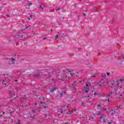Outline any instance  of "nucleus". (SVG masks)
<instances>
[{"mask_svg":"<svg viewBox=\"0 0 124 124\" xmlns=\"http://www.w3.org/2000/svg\"><path fill=\"white\" fill-rule=\"evenodd\" d=\"M15 92H18V90L15 89L14 90L13 89V90L10 92L9 96L11 100H13V99H15L17 97V96L15 94Z\"/></svg>","mask_w":124,"mask_h":124,"instance_id":"1","label":"nucleus"},{"mask_svg":"<svg viewBox=\"0 0 124 124\" xmlns=\"http://www.w3.org/2000/svg\"><path fill=\"white\" fill-rule=\"evenodd\" d=\"M72 90L73 91V93H75L77 91V88H76V85L72 84L71 86Z\"/></svg>","mask_w":124,"mask_h":124,"instance_id":"2","label":"nucleus"},{"mask_svg":"<svg viewBox=\"0 0 124 124\" xmlns=\"http://www.w3.org/2000/svg\"><path fill=\"white\" fill-rule=\"evenodd\" d=\"M119 81H120L121 82H124V78L120 79L119 80H116V81H115V80H113V82L115 83V85H117V86H119L120 85V83L119 82Z\"/></svg>","mask_w":124,"mask_h":124,"instance_id":"3","label":"nucleus"},{"mask_svg":"<svg viewBox=\"0 0 124 124\" xmlns=\"http://www.w3.org/2000/svg\"><path fill=\"white\" fill-rule=\"evenodd\" d=\"M2 75L4 76V77H5V80H3V84L5 85V86H6V83L4 82H5V81H6V79H7V77H8V76L9 75L8 74H3Z\"/></svg>","mask_w":124,"mask_h":124,"instance_id":"4","label":"nucleus"},{"mask_svg":"<svg viewBox=\"0 0 124 124\" xmlns=\"http://www.w3.org/2000/svg\"><path fill=\"white\" fill-rule=\"evenodd\" d=\"M40 70H38L36 72V73L35 74L34 76L36 79H38L39 76H40Z\"/></svg>","mask_w":124,"mask_h":124,"instance_id":"5","label":"nucleus"},{"mask_svg":"<svg viewBox=\"0 0 124 124\" xmlns=\"http://www.w3.org/2000/svg\"><path fill=\"white\" fill-rule=\"evenodd\" d=\"M100 118V119H102L103 120L104 123H105V122H106V120H108V118H107V116H105L104 114H103L102 116H101Z\"/></svg>","mask_w":124,"mask_h":124,"instance_id":"6","label":"nucleus"},{"mask_svg":"<svg viewBox=\"0 0 124 124\" xmlns=\"http://www.w3.org/2000/svg\"><path fill=\"white\" fill-rule=\"evenodd\" d=\"M44 76H45V77H47V78L48 77H51V76H50V74H49V72H47V71H45L44 72Z\"/></svg>","mask_w":124,"mask_h":124,"instance_id":"7","label":"nucleus"},{"mask_svg":"<svg viewBox=\"0 0 124 124\" xmlns=\"http://www.w3.org/2000/svg\"><path fill=\"white\" fill-rule=\"evenodd\" d=\"M57 90H58V88H57V87H53L50 90V93H53L54 92H55V91H57Z\"/></svg>","mask_w":124,"mask_h":124,"instance_id":"8","label":"nucleus"},{"mask_svg":"<svg viewBox=\"0 0 124 124\" xmlns=\"http://www.w3.org/2000/svg\"><path fill=\"white\" fill-rule=\"evenodd\" d=\"M10 118L7 117H4V122H10Z\"/></svg>","mask_w":124,"mask_h":124,"instance_id":"9","label":"nucleus"},{"mask_svg":"<svg viewBox=\"0 0 124 124\" xmlns=\"http://www.w3.org/2000/svg\"><path fill=\"white\" fill-rule=\"evenodd\" d=\"M29 114L31 115L30 118H31L32 119H34V118H35V115L34 114H31V111H29Z\"/></svg>","mask_w":124,"mask_h":124,"instance_id":"10","label":"nucleus"},{"mask_svg":"<svg viewBox=\"0 0 124 124\" xmlns=\"http://www.w3.org/2000/svg\"><path fill=\"white\" fill-rule=\"evenodd\" d=\"M62 109H61V110H58V115H60V114H62Z\"/></svg>","mask_w":124,"mask_h":124,"instance_id":"11","label":"nucleus"},{"mask_svg":"<svg viewBox=\"0 0 124 124\" xmlns=\"http://www.w3.org/2000/svg\"><path fill=\"white\" fill-rule=\"evenodd\" d=\"M59 36H61V34H60L59 32H58V35L56 36L55 39H57L59 38Z\"/></svg>","mask_w":124,"mask_h":124,"instance_id":"12","label":"nucleus"},{"mask_svg":"<svg viewBox=\"0 0 124 124\" xmlns=\"http://www.w3.org/2000/svg\"><path fill=\"white\" fill-rule=\"evenodd\" d=\"M81 106H83V107H86V106H87L85 104V103H84V102H81Z\"/></svg>","mask_w":124,"mask_h":124,"instance_id":"13","label":"nucleus"},{"mask_svg":"<svg viewBox=\"0 0 124 124\" xmlns=\"http://www.w3.org/2000/svg\"><path fill=\"white\" fill-rule=\"evenodd\" d=\"M121 107L119 106V107L117 108V110L118 111V112H120V110H121Z\"/></svg>","mask_w":124,"mask_h":124,"instance_id":"14","label":"nucleus"},{"mask_svg":"<svg viewBox=\"0 0 124 124\" xmlns=\"http://www.w3.org/2000/svg\"><path fill=\"white\" fill-rule=\"evenodd\" d=\"M8 64H15V62L13 61L12 63H10L9 62H8Z\"/></svg>","mask_w":124,"mask_h":124,"instance_id":"15","label":"nucleus"},{"mask_svg":"<svg viewBox=\"0 0 124 124\" xmlns=\"http://www.w3.org/2000/svg\"><path fill=\"white\" fill-rule=\"evenodd\" d=\"M101 101H102V102H106L107 99H101Z\"/></svg>","mask_w":124,"mask_h":124,"instance_id":"16","label":"nucleus"},{"mask_svg":"<svg viewBox=\"0 0 124 124\" xmlns=\"http://www.w3.org/2000/svg\"><path fill=\"white\" fill-rule=\"evenodd\" d=\"M112 112H116V109L115 108H111Z\"/></svg>","mask_w":124,"mask_h":124,"instance_id":"17","label":"nucleus"},{"mask_svg":"<svg viewBox=\"0 0 124 124\" xmlns=\"http://www.w3.org/2000/svg\"><path fill=\"white\" fill-rule=\"evenodd\" d=\"M39 8H40L41 9H42V10H43V9H44V8H43V7H42V5H39Z\"/></svg>","mask_w":124,"mask_h":124,"instance_id":"18","label":"nucleus"},{"mask_svg":"<svg viewBox=\"0 0 124 124\" xmlns=\"http://www.w3.org/2000/svg\"><path fill=\"white\" fill-rule=\"evenodd\" d=\"M66 114H69L70 115H71L72 113L71 111H68V112H66Z\"/></svg>","mask_w":124,"mask_h":124,"instance_id":"19","label":"nucleus"},{"mask_svg":"<svg viewBox=\"0 0 124 124\" xmlns=\"http://www.w3.org/2000/svg\"><path fill=\"white\" fill-rule=\"evenodd\" d=\"M17 37H18V38H22L23 35H19Z\"/></svg>","mask_w":124,"mask_h":124,"instance_id":"20","label":"nucleus"},{"mask_svg":"<svg viewBox=\"0 0 124 124\" xmlns=\"http://www.w3.org/2000/svg\"><path fill=\"white\" fill-rule=\"evenodd\" d=\"M13 113H14V111L10 110V115H12V114H13Z\"/></svg>","mask_w":124,"mask_h":124,"instance_id":"21","label":"nucleus"},{"mask_svg":"<svg viewBox=\"0 0 124 124\" xmlns=\"http://www.w3.org/2000/svg\"><path fill=\"white\" fill-rule=\"evenodd\" d=\"M114 114H116V111H112L111 115H114Z\"/></svg>","mask_w":124,"mask_h":124,"instance_id":"22","label":"nucleus"},{"mask_svg":"<svg viewBox=\"0 0 124 124\" xmlns=\"http://www.w3.org/2000/svg\"><path fill=\"white\" fill-rule=\"evenodd\" d=\"M31 5H32V3H30L28 4V6H31Z\"/></svg>","mask_w":124,"mask_h":124,"instance_id":"23","label":"nucleus"},{"mask_svg":"<svg viewBox=\"0 0 124 124\" xmlns=\"http://www.w3.org/2000/svg\"><path fill=\"white\" fill-rule=\"evenodd\" d=\"M100 83H101V82H98V83H97V85H98V86H100V87H101V84H100Z\"/></svg>","mask_w":124,"mask_h":124,"instance_id":"24","label":"nucleus"},{"mask_svg":"<svg viewBox=\"0 0 124 124\" xmlns=\"http://www.w3.org/2000/svg\"><path fill=\"white\" fill-rule=\"evenodd\" d=\"M101 105H102V104H98L97 107H101Z\"/></svg>","mask_w":124,"mask_h":124,"instance_id":"25","label":"nucleus"},{"mask_svg":"<svg viewBox=\"0 0 124 124\" xmlns=\"http://www.w3.org/2000/svg\"><path fill=\"white\" fill-rule=\"evenodd\" d=\"M63 95V93H60V96H61V97H62Z\"/></svg>","mask_w":124,"mask_h":124,"instance_id":"26","label":"nucleus"},{"mask_svg":"<svg viewBox=\"0 0 124 124\" xmlns=\"http://www.w3.org/2000/svg\"><path fill=\"white\" fill-rule=\"evenodd\" d=\"M91 78H95V77H96V76L95 75H93L91 77Z\"/></svg>","mask_w":124,"mask_h":124,"instance_id":"27","label":"nucleus"},{"mask_svg":"<svg viewBox=\"0 0 124 124\" xmlns=\"http://www.w3.org/2000/svg\"><path fill=\"white\" fill-rule=\"evenodd\" d=\"M20 122L21 121L20 120H19L18 122H17L16 124H20Z\"/></svg>","mask_w":124,"mask_h":124,"instance_id":"28","label":"nucleus"},{"mask_svg":"<svg viewBox=\"0 0 124 124\" xmlns=\"http://www.w3.org/2000/svg\"><path fill=\"white\" fill-rule=\"evenodd\" d=\"M11 61H15V59H14V58H13V57H12L11 58Z\"/></svg>","mask_w":124,"mask_h":124,"instance_id":"29","label":"nucleus"},{"mask_svg":"<svg viewBox=\"0 0 124 124\" xmlns=\"http://www.w3.org/2000/svg\"><path fill=\"white\" fill-rule=\"evenodd\" d=\"M121 57H122L123 60H124V54H121Z\"/></svg>","mask_w":124,"mask_h":124,"instance_id":"30","label":"nucleus"},{"mask_svg":"<svg viewBox=\"0 0 124 124\" xmlns=\"http://www.w3.org/2000/svg\"><path fill=\"white\" fill-rule=\"evenodd\" d=\"M113 123V121H111L110 122H108V124H112Z\"/></svg>","mask_w":124,"mask_h":124,"instance_id":"31","label":"nucleus"},{"mask_svg":"<svg viewBox=\"0 0 124 124\" xmlns=\"http://www.w3.org/2000/svg\"><path fill=\"white\" fill-rule=\"evenodd\" d=\"M85 93H89V90H85Z\"/></svg>","mask_w":124,"mask_h":124,"instance_id":"32","label":"nucleus"},{"mask_svg":"<svg viewBox=\"0 0 124 124\" xmlns=\"http://www.w3.org/2000/svg\"><path fill=\"white\" fill-rule=\"evenodd\" d=\"M107 75H108V76H109V75H110V73L109 72L107 73Z\"/></svg>","mask_w":124,"mask_h":124,"instance_id":"33","label":"nucleus"},{"mask_svg":"<svg viewBox=\"0 0 124 124\" xmlns=\"http://www.w3.org/2000/svg\"><path fill=\"white\" fill-rule=\"evenodd\" d=\"M102 109L104 110V111H106V110H107V109L104 108H103Z\"/></svg>","mask_w":124,"mask_h":124,"instance_id":"34","label":"nucleus"},{"mask_svg":"<svg viewBox=\"0 0 124 124\" xmlns=\"http://www.w3.org/2000/svg\"><path fill=\"white\" fill-rule=\"evenodd\" d=\"M18 107H24V105H20L18 106Z\"/></svg>","mask_w":124,"mask_h":124,"instance_id":"35","label":"nucleus"},{"mask_svg":"<svg viewBox=\"0 0 124 124\" xmlns=\"http://www.w3.org/2000/svg\"><path fill=\"white\" fill-rule=\"evenodd\" d=\"M6 17H10V15H6Z\"/></svg>","mask_w":124,"mask_h":124,"instance_id":"36","label":"nucleus"},{"mask_svg":"<svg viewBox=\"0 0 124 124\" xmlns=\"http://www.w3.org/2000/svg\"><path fill=\"white\" fill-rule=\"evenodd\" d=\"M83 16H84L85 17V16H86V14L85 13H83L82 14Z\"/></svg>","mask_w":124,"mask_h":124,"instance_id":"37","label":"nucleus"},{"mask_svg":"<svg viewBox=\"0 0 124 124\" xmlns=\"http://www.w3.org/2000/svg\"><path fill=\"white\" fill-rule=\"evenodd\" d=\"M108 102V103H110V99H107Z\"/></svg>","mask_w":124,"mask_h":124,"instance_id":"38","label":"nucleus"},{"mask_svg":"<svg viewBox=\"0 0 124 124\" xmlns=\"http://www.w3.org/2000/svg\"><path fill=\"white\" fill-rule=\"evenodd\" d=\"M29 28H30V27L29 26H27L25 28V29H29Z\"/></svg>","mask_w":124,"mask_h":124,"instance_id":"39","label":"nucleus"},{"mask_svg":"<svg viewBox=\"0 0 124 124\" xmlns=\"http://www.w3.org/2000/svg\"><path fill=\"white\" fill-rule=\"evenodd\" d=\"M85 86H86V87H89V84H85Z\"/></svg>","mask_w":124,"mask_h":124,"instance_id":"40","label":"nucleus"},{"mask_svg":"<svg viewBox=\"0 0 124 124\" xmlns=\"http://www.w3.org/2000/svg\"><path fill=\"white\" fill-rule=\"evenodd\" d=\"M43 40H45L46 39H47V38H46H46H43Z\"/></svg>","mask_w":124,"mask_h":124,"instance_id":"41","label":"nucleus"},{"mask_svg":"<svg viewBox=\"0 0 124 124\" xmlns=\"http://www.w3.org/2000/svg\"><path fill=\"white\" fill-rule=\"evenodd\" d=\"M61 10V8H59L57 9V11H58V10Z\"/></svg>","mask_w":124,"mask_h":124,"instance_id":"42","label":"nucleus"},{"mask_svg":"<svg viewBox=\"0 0 124 124\" xmlns=\"http://www.w3.org/2000/svg\"><path fill=\"white\" fill-rule=\"evenodd\" d=\"M44 108H48V106H45L44 107Z\"/></svg>","mask_w":124,"mask_h":124,"instance_id":"43","label":"nucleus"},{"mask_svg":"<svg viewBox=\"0 0 124 124\" xmlns=\"http://www.w3.org/2000/svg\"><path fill=\"white\" fill-rule=\"evenodd\" d=\"M2 113L3 114H5V112L4 111H2Z\"/></svg>","mask_w":124,"mask_h":124,"instance_id":"44","label":"nucleus"},{"mask_svg":"<svg viewBox=\"0 0 124 124\" xmlns=\"http://www.w3.org/2000/svg\"><path fill=\"white\" fill-rule=\"evenodd\" d=\"M110 85H112V86H114V83H110Z\"/></svg>","mask_w":124,"mask_h":124,"instance_id":"45","label":"nucleus"},{"mask_svg":"<svg viewBox=\"0 0 124 124\" xmlns=\"http://www.w3.org/2000/svg\"><path fill=\"white\" fill-rule=\"evenodd\" d=\"M94 95H96V92H94Z\"/></svg>","mask_w":124,"mask_h":124,"instance_id":"46","label":"nucleus"},{"mask_svg":"<svg viewBox=\"0 0 124 124\" xmlns=\"http://www.w3.org/2000/svg\"><path fill=\"white\" fill-rule=\"evenodd\" d=\"M15 82H18V80H17V79H15Z\"/></svg>","mask_w":124,"mask_h":124,"instance_id":"47","label":"nucleus"},{"mask_svg":"<svg viewBox=\"0 0 124 124\" xmlns=\"http://www.w3.org/2000/svg\"><path fill=\"white\" fill-rule=\"evenodd\" d=\"M112 93H113V91H111V93L109 94H112Z\"/></svg>","mask_w":124,"mask_h":124,"instance_id":"48","label":"nucleus"},{"mask_svg":"<svg viewBox=\"0 0 124 124\" xmlns=\"http://www.w3.org/2000/svg\"><path fill=\"white\" fill-rule=\"evenodd\" d=\"M65 11H66L65 10H62V12H65Z\"/></svg>","mask_w":124,"mask_h":124,"instance_id":"49","label":"nucleus"},{"mask_svg":"<svg viewBox=\"0 0 124 124\" xmlns=\"http://www.w3.org/2000/svg\"><path fill=\"white\" fill-rule=\"evenodd\" d=\"M65 107L67 108H69V106H66Z\"/></svg>","mask_w":124,"mask_h":124,"instance_id":"50","label":"nucleus"},{"mask_svg":"<svg viewBox=\"0 0 124 124\" xmlns=\"http://www.w3.org/2000/svg\"><path fill=\"white\" fill-rule=\"evenodd\" d=\"M31 113H34V110H32Z\"/></svg>","mask_w":124,"mask_h":124,"instance_id":"51","label":"nucleus"},{"mask_svg":"<svg viewBox=\"0 0 124 124\" xmlns=\"http://www.w3.org/2000/svg\"><path fill=\"white\" fill-rule=\"evenodd\" d=\"M73 110L75 111H76V108H74Z\"/></svg>","mask_w":124,"mask_h":124,"instance_id":"52","label":"nucleus"},{"mask_svg":"<svg viewBox=\"0 0 124 124\" xmlns=\"http://www.w3.org/2000/svg\"><path fill=\"white\" fill-rule=\"evenodd\" d=\"M40 104H43V102H40Z\"/></svg>","mask_w":124,"mask_h":124,"instance_id":"53","label":"nucleus"},{"mask_svg":"<svg viewBox=\"0 0 124 124\" xmlns=\"http://www.w3.org/2000/svg\"><path fill=\"white\" fill-rule=\"evenodd\" d=\"M107 96H110V94H108L107 95Z\"/></svg>","mask_w":124,"mask_h":124,"instance_id":"54","label":"nucleus"},{"mask_svg":"<svg viewBox=\"0 0 124 124\" xmlns=\"http://www.w3.org/2000/svg\"><path fill=\"white\" fill-rule=\"evenodd\" d=\"M11 122H13V119H11Z\"/></svg>","mask_w":124,"mask_h":124,"instance_id":"55","label":"nucleus"},{"mask_svg":"<svg viewBox=\"0 0 124 124\" xmlns=\"http://www.w3.org/2000/svg\"><path fill=\"white\" fill-rule=\"evenodd\" d=\"M37 105V103H35V106H36Z\"/></svg>","mask_w":124,"mask_h":124,"instance_id":"56","label":"nucleus"},{"mask_svg":"<svg viewBox=\"0 0 124 124\" xmlns=\"http://www.w3.org/2000/svg\"><path fill=\"white\" fill-rule=\"evenodd\" d=\"M104 77L105 78V77H106V75H105L104 76Z\"/></svg>","mask_w":124,"mask_h":124,"instance_id":"57","label":"nucleus"},{"mask_svg":"<svg viewBox=\"0 0 124 124\" xmlns=\"http://www.w3.org/2000/svg\"><path fill=\"white\" fill-rule=\"evenodd\" d=\"M101 77H104V75H101Z\"/></svg>","mask_w":124,"mask_h":124,"instance_id":"58","label":"nucleus"},{"mask_svg":"<svg viewBox=\"0 0 124 124\" xmlns=\"http://www.w3.org/2000/svg\"><path fill=\"white\" fill-rule=\"evenodd\" d=\"M47 114H49V111H47Z\"/></svg>","mask_w":124,"mask_h":124,"instance_id":"59","label":"nucleus"},{"mask_svg":"<svg viewBox=\"0 0 124 124\" xmlns=\"http://www.w3.org/2000/svg\"><path fill=\"white\" fill-rule=\"evenodd\" d=\"M1 117H2V115H1L0 116V118H1Z\"/></svg>","mask_w":124,"mask_h":124,"instance_id":"60","label":"nucleus"},{"mask_svg":"<svg viewBox=\"0 0 124 124\" xmlns=\"http://www.w3.org/2000/svg\"><path fill=\"white\" fill-rule=\"evenodd\" d=\"M96 11H98V8H97Z\"/></svg>","mask_w":124,"mask_h":124,"instance_id":"61","label":"nucleus"},{"mask_svg":"<svg viewBox=\"0 0 124 124\" xmlns=\"http://www.w3.org/2000/svg\"><path fill=\"white\" fill-rule=\"evenodd\" d=\"M30 17H32V15H31V16H30Z\"/></svg>","mask_w":124,"mask_h":124,"instance_id":"62","label":"nucleus"},{"mask_svg":"<svg viewBox=\"0 0 124 124\" xmlns=\"http://www.w3.org/2000/svg\"><path fill=\"white\" fill-rule=\"evenodd\" d=\"M87 97H90V95H88V96H87Z\"/></svg>","mask_w":124,"mask_h":124,"instance_id":"63","label":"nucleus"},{"mask_svg":"<svg viewBox=\"0 0 124 124\" xmlns=\"http://www.w3.org/2000/svg\"><path fill=\"white\" fill-rule=\"evenodd\" d=\"M64 93H65V91H63Z\"/></svg>","mask_w":124,"mask_h":124,"instance_id":"64","label":"nucleus"}]
</instances>
